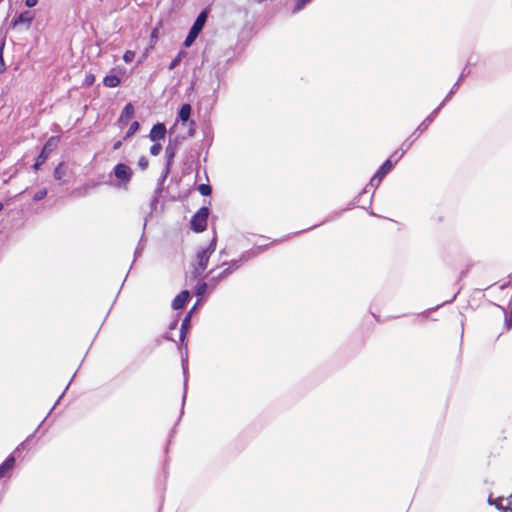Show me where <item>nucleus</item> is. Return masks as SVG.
<instances>
[{"instance_id":"obj_20","label":"nucleus","mask_w":512,"mask_h":512,"mask_svg":"<svg viewBox=\"0 0 512 512\" xmlns=\"http://www.w3.org/2000/svg\"><path fill=\"white\" fill-rule=\"evenodd\" d=\"M158 37H159V28L155 27L152 29V32L150 34V46L151 47H153L157 43Z\"/></svg>"},{"instance_id":"obj_10","label":"nucleus","mask_w":512,"mask_h":512,"mask_svg":"<svg viewBox=\"0 0 512 512\" xmlns=\"http://www.w3.org/2000/svg\"><path fill=\"white\" fill-rule=\"evenodd\" d=\"M167 133L166 126L163 123H157L153 125L150 129V139L151 141H160L163 139Z\"/></svg>"},{"instance_id":"obj_25","label":"nucleus","mask_w":512,"mask_h":512,"mask_svg":"<svg viewBox=\"0 0 512 512\" xmlns=\"http://www.w3.org/2000/svg\"><path fill=\"white\" fill-rule=\"evenodd\" d=\"M3 47L4 44L0 46V74L6 71V65L3 58Z\"/></svg>"},{"instance_id":"obj_34","label":"nucleus","mask_w":512,"mask_h":512,"mask_svg":"<svg viewBox=\"0 0 512 512\" xmlns=\"http://www.w3.org/2000/svg\"><path fill=\"white\" fill-rule=\"evenodd\" d=\"M121 146H122V141H117V142L114 144L113 148H114V149H118V148H120Z\"/></svg>"},{"instance_id":"obj_36","label":"nucleus","mask_w":512,"mask_h":512,"mask_svg":"<svg viewBox=\"0 0 512 512\" xmlns=\"http://www.w3.org/2000/svg\"><path fill=\"white\" fill-rule=\"evenodd\" d=\"M264 1H267V0H255V2H256L257 4H262V3H264Z\"/></svg>"},{"instance_id":"obj_1","label":"nucleus","mask_w":512,"mask_h":512,"mask_svg":"<svg viewBox=\"0 0 512 512\" xmlns=\"http://www.w3.org/2000/svg\"><path fill=\"white\" fill-rule=\"evenodd\" d=\"M216 249V240L213 239L207 248L199 250L195 255V262L193 263V275L200 276L207 269L208 262L211 255Z\"/></svg>"},{"instance_id":"obj_7","label":"nucleus","mask_w":512,"mask_h":512,"mask_svg":"<svg viewBox=\"0 0 512 512\" xmlns=\"http://www.w3.org/2000/svg\"><path fill=\"white\" fill-rule=\"evenodd\" d=\"M114 173L116 179L120 180L124 184H127L132 180L133 170L125 163L116 164Z\"/></svg>"},{"instance_id":"obj_15","label":"nucleus","mask_w":512,"mask_h":512,"mask_svg":"<svg viewBox=\"0 0 512 512\" xmlns=\"http://www.w3.org/2000/svg\"><path fill=\"white\" fill-rule=\"evenodd\" d=\"M33 18V13L29 12V10H26V12L19 14L17 18L14 19V26L18 25L19 23H26L29 25L31 24Z\"/></svg>"},{"instance_id":"obj_22","label":"nucleus","mask_w":512,"mask_h":512,"mask_svg":"<svg viewBox=\"0 0 512 512\" xmlns=\"http://www.w3.org/2000/svg\"><path fill=\"white\" fill-rule=\"evenodd\" d=\"M198 191L204 195V196H208L212 193V188L210 187L209 184H200L198 186Z\"/></svg>"},{"instance_id":"obj_37","label":"nucleus","mask_w":512,"mask_h":512,"mask_svg":"<svg viewBox=\"0 0 512 512\" xmlns=\"http://www.w3.org/2000/svg\"><path fill=\"white\" fill-rule=\"evenodd\" d=\"M3 209V204L0 202V211Z\"/></svg>"},{"instance_id":"obj_19","label":"nucleus","mask_w":512,"mask_h":512,"mask_svg":"<svg viewBox=\"0 0 512 512\" xmlns=\"http://www.w3.org/2000/svg\"><path fill=\"white\" fill-rule=\"evenodd\" d=\"M139 127H140V124L137 121L132 122L130 127L128 128V131L124 135V139L131 137L134 133L137 132Z\"/></svg>"},{"instance_id":"obj_38","label":"nucleus","mask_w":512,"mask_h":512,"mask_svg":"<svg viewBox=\"0 0 512 512\" xmlns=\"http://www.w3.org/2000/svg\"><path fill=\"white\" fill-rule=\"evenodd\" d=\"M510 313L512 314V308H511V312Z\"/></svg>"},{"instance_id":"obj_16","label":"nucleus","mask_w":512,"mask_h":512,"mask_svg":"<svg viewBox=\"0 0 512 512\" xmlns=\"http://www.w3.org/2000/svg\"><path fill=\"white\" fill-rule=\"evenodd\" d=\"M192 107L190 104H183L178 112V118L181 122H187L191 115Z\"/></svg>"},{"instance_id":"obj_9","label":"nucleus","mask_w":512,"mask_h":512,"mask_svg":"<svg viewBox=\"0 0 512 512\" xmlns=\"http://www.w3.org/2000/svg\"><path fill=\"white\" fill-rule=\"evenodd\" d=\"M432 121L433 120L431 117L425 118V120L421 123L417 130L412 133L409 139L402 143V147H404V149L408 151L413 142L420 136L421 133H423L428 128Z\"/></svg>"},{"instance_id":"obj_28","label":"nucleus","mask_w":512,"mask_h":512,"mask_svg":"<svg viewBox=\"0 0 512 512\" xmlns=\"http://www.w3.org/2000/svg\"><path fill=\"white\" fill-rule=\"evenodd\" d=\"M207 286H208V283H205V282H203V283L199 284V285L197 286V291H196V293H197L198 295H202V294H204V293H205V291H206V289H207Z\"/></svg>"},{"instance_id":"obj_14","label":"nucleus","mask_w":512,"mask_h":512,"mask_svg":"<svg viewBox=\"0 0 512 512\" xmlns=\"http://www.w3.org/2000/svg\"><path fill=\"white\" fill-rule=\"evenodd\" d=\"M188 298H189V292L187 290L181 291L174 298V300L172 302V307L176 310L184 308Z\"/></svg>"},{"instance_id":"obj_12","label":"nucleus","mask_w":512,"mask_h":512,"mask_svg":"<svg viewBox=\"0 0 512 512\" xmlns=\"http://www.w3.org/2000/svg\"><path fill=\"white\" fill-rule=\"evenodd\" d=\"M134 115V107L132 103H127L123 108L121 115L118 118V123L122 125H126L129 123L130 119L133 118Z\"/></svg>"},{"instance_id":"obj_35","label":"nucleus","mask_w":512,"mask_h":512,"mask_svg":"<svg viewBox=\"0 0 512 512\" xmlns=\"http://www.w3.org/2000/svg\"><path fill=\"white\" fill-rule=\"evenodd\" d=\"M434 220H435V221H438V222H442V221H443V218H442V216L438 215V216H435V217H434Z\"/></svg>"},{"instance_id":"obj_2","label":"nucleus","mask_w":512,"mask_h":512,"mask_svg":"<svg viewBox=\"0 0 512 512\" xmlns=\"http://www.w3.org/2000/svg\"><path fill=\"white\" fill-rule=\"evenodd\" d=\"M208 17V10L204 9L194 20L193 26L191 27L185 42L184 46L189 47L195 41L196 37L201 33L203 27L205 26L206 20Z\"/></svg>"},{"instance_id":"obj_30","label":"nucleus","mask_w":512,"mask_h":512,"mask_svg":"<svg viewBox=\"0 0 512 512\" xmlns=\"http://www.w3.org/2000/svg\"><path fill=\"white\" fill-rule=\"evenodd\" d=\"M138 164H139V166H140V168H141L142 170H145V169H147V166H148L149 162H148V160H147V158H146V157L142 156V157L140 158V160H139Z\"/></svg>"},{"instance_id":"obj_4","label":"nucleus","mask_w":512,"mask_h":512,"mask_svg":"<svg viewBox=\"0 0 512 512\" xmlns=\"http://www.w3.org/2000/svg\"><path fill=\"white\" fill-rule=\"evenodd\" d=\"M209 217V209L203 206L196 213L193 214L192 219L190 221L191 229L196 232H204L207 227V221Z\"/></svg>"},{"instance_id":"obj_13","label":"nucleus","mask_w":512,"mask_h":512,"mask_svg":"<svg viewBox=\"0 0 512 512\" xmlns=\"http://www.w3.org/2000/svg\"><path fill=\"white\" fill-rule=\"evenodd\" d=\"M69 170L64 162H60L55 166L54 169V180L58 181L60 184L65 183V176L68 174Z\"/></svg>"},{"instance_id":"obj_31","label":"nucleus","mask_w":512,"mask_h":512,"mask_svg":"<svg viewBox=\"0 0 512 512\" xmlns=\"http://www.w3.org/2000/svg\"><path fill=\"white\" fill-rule=\"evenodd\" d=\"M188 321H189V318H188V317H186V318L184 319V321L182 322V324H181V337H182V338L184 337V335H185V333H186V332H185V330L187 329V323H188Z\"/></svg>"},{"instance_id":"obj_5","label":"nucleus","mask_w":512,"mask_h":512,"mask_svg":"<svg viewBox=\"0 0 512 512\" xmlns=\"http://www.w3.org/2000/svg\"><path fill=\"white\" fill-rule=\"evenodd\" d=\"M57 144H58L57 137L51 136L47 139V141L45 142V144L42 148L41 153L36 157V162L33 165L34 170H36V171L39 170L40 166L45 164V161L47 160V158L49 157L51 152L55 149Z\"/></svg>"},{"instance_id":"obj_3","label":"nucleus","mask_w":512,"mask_h":512,"mask_svg":"<svg viewBox=\"0 0 512 512\" xmlns=\"http://www.w3.org/2000/svg\"><path fill=\"white\" fill-rule=\"evenodd\" d=\"M406 152L405 148L401 146V152L398 151L394 152L393 155L390 157V159L386 160L383 165L377 170V172L374 174L372 178V182L378 181L381 182L382 179L385 177L386 174H388L394 165V163H397L400 157Z\"/></svg>"},{"instance_id":"obj_33","label":"nucleus","mask_w":512,"mask_h":512,"mask_svg":"<svg viewBox=\"0 0 512 512\" xmlns=\"http://www.w3.org/2000/svg\"><path fill=\"white\" fill-rule=\"evenodd\" d=\"M506 326L508 329L512 327V315L510 313V317L506 320Z\"/></svg>"},{"instance_id":"obj_23","label":"nucleus","mask_w":512,"mask_h":512,"mask_svg":"<svg viewBox=\"0 0 512 512\" xmlns=\"http://www.w3.org/2000/svg\"><path fill=\"white\" fill-rule=\"evenodd\" d=\"M161 149H162V146L160 143H154L150 147V154L154 155V156L159 155L161 152Z\"/></svg>"},{"instance_id":"obj_6","label":"nucleus","mask_w":512,"mask_h":512,"mask_svg":"<svg viewBox=\"0 0 512 512\" xmlns=\"http://www.w3.org/2000/svg\"><path fill=\"white\" fill-rule=\"evenodd\" d=\"M240 261H232L230 263H223L222 270L217 275H212L210 278V285L215 287L218 283L227 278V276L231 275L233 271L239 269Z\"/></svg>"},{"instance_id":"obj_8","label":"nucleus","mask_w":512,"mask_h":512,"mask_svg":"<svg viewBox=\"0 0 512 512\" xmlns=\"http://www.w3.org/2000/svg\"><path fill=\"white\" fill-rule=\"evenodd\" d=\"M490 505H495L498 510L503 512H512V495L507 497L488 498Z\"/></svg>"},{"instance_id":"obj_11","label":"nucleus","mask_w":512,"mask_h":512,"mask_svg":"<svg viewBox=\"0 0 512 512\" xmlns=\"http://www.w3.org/2000/svg\"><path fill=\"white\" fill-rule=\"evenodd\" d=\"M16 459L13 456H8L5 461L0 465V478H5L10 475L11 470L15 466Z\"/></svg>"},{"instance_id":"obj_24","label":"nucleus","mask_w":512,"mask_h":512,"mask_svg":"<svg viewBox=\"0 0 512 512\" xmlns=\"http://www.w3.org/2000/svg\"><path fill=\"white\" fill-rule=\"evenodd\" d=\"M46 195H47V190L46 189L39 190L33 196V200L34 201H41V200L45 199Z\"/></svg>"},{"instance_id":"obj_18","label":"nucleus","mask_w":512,"mask_h":512,"mask_svg":"<svg viewBox=\"0 0 512 512\" xmlns=\"http://www.w3.org/2000/svg\"><path fill=\"white\" fill-rule=\"evenodd\" d=\"M187 56V52L185 51H180L177 56L175 58L172 59L171 63L169 64L168 68L169 69H174L176 68L180 63L181 61L183 60L184 57Z\"/></svg>"},{"instance_id":"obj_29","label":"nucleus","mask_w":512,"mask_h":512,"mask_svg":"<svg viewBox=\"0 0 512 512\" xmlns=\"http://www.w3.org/2000/svg\"><path fill=\"white\" fill-rule=\"evenodd\" d=\"M94 82H95V76L93 74H88L85 77L84 83L86 86H91V85H93Z\"/></svg>"},{"instance_id":"obj_27","label":"nucleus","mask_w":512,"mask_h":512,"mask_svg":"<svg viewBox=\"0 0 512 512\" xmlns=\"http://www.w3.org/2000/svg\"><path fill=\"white\" fill-rule=\"evenodd\" d=\"M134 56H135V53L133 51H126L123 56V60L125 63H132Z\"/></svg>"},{"instance_id":"obj_21","label":"nucleus","mask_w":512,"mask_h":512,"mask_svg":"<svg viewBox=\"0 0 512 512\" xmlns=\"http://www.w3.org/2000/svg\"><path fill=\"white\" fill-rule=\"evenodd\" d=\"M166 154H167V157H168L167 166L169 167L172 164L173 158L175 156V147L168 146L166 148Z\"/></svg>"},{"instance_id":"obj_32","label":"nucleus","mask_w":512,"mask_h":512,"mask_svg":"<svg viewBox=\"0 0 512 512\" xmlns=\"http://www.w3.org/2000/svg\"><path fill=\"white\" fill-rule=\"evenodd\" d=\"M38 3V0H26V6L27 7H34Z\"/></svg>"},{"instance_id":"obj_26","label":"nucleus","mask_w":512,"mask_h":512,"mask_svg":"<svg viewBox=\"0 0 512 512\" xmlns=\"http://www.w3.org/2000/svg\"><path fill=\"white\" fill-rule=\"evenodd\" d=\"M311 0H297V4L293 9V12L301 10L306 4L310 3Z\"/></svg>"},{"instance_id":"obj_17","label":"nucleus","mask_w":512,"mask_h":512,"mask_svg":"<svg viewBox=\"0 0 512 512\" xmlns=\"http://www.w3.org/2000/svg\"><path fill=\"white\" fill-rule=\"evenodd\" d=\"M120 82V78L117 75H107L103 79V83L106 87H117Z\"/></svg>"}]
</instances>
